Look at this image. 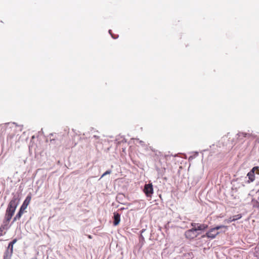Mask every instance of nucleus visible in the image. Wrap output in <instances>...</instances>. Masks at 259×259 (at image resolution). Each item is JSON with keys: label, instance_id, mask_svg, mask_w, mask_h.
I'll return each instance as SVG.
<instances>
[{"label": "nucleus", "instance_id": "9d476101", "mask_svg": "<svg viewBox=\"0 0 259 259\" xmlns=\"http://www.w3.org/2000/svg\"><path fill=\"white\" fill-rule=\"evenodd\" d=\"M249 179L251 181H253L255 179L254 172L251 170L247 174Z\"/></svg>", "mask_w": 259, "mask_h": 259}, {"label": "nucleus", "instance_id": "39448f33", "mask_svg": "<svg viewBox=\"0 0 259 259\" xmlns=\"http://www.w3.org/2000/svg\"><path fill=\"white\" fill-rule=\"evenodd\" d=\"M144 192L147 197H151L153 193V188L152 184H146L144 186Z\"/></svg>", "mask_w": 259, "mask_h": 259}, {"label": "nucleus", "instance_id": "1a4fd4ad", "mask_svg": "<svg viewBox=\"0 0 259 259\" xmlns=\"http://www.w3.org/2000/svg\"><path fill=\"white\" fill-rule=\"evenodd\" d=\"M120 221V215L118 213H114V221L113 225L114 226L118 225Z\"/></svg>", "mask_w": 259, "mask_h": 259}, {"label": "nucleus", "instance_id": "a211bd4d", "mask_svg": "<svg viewBox=\"0 0 259 259\" xmlns=\"http://www.w3.org/2000/svg\"><path fill=\"white\" fill-rule=\"evenodd\" d=\"M257 192H258V194H259V190H258Z\"/></svg>", "mask_w": 259, "mask_h": 259}, {"label": "nucleus", "instance_id": "7ed1b4c3", "mask_svg": "<svg viewBox=\"0 0 259 259\" xmlns=\"http://www.w3.org/2000/svg\"><path fill=\"white\" fill-rule=\"evenodd\" d=\"M199 235V233L196 232L194 229H190L185 232V237L190 240H193Z\"/></svg>", "mask_w": 259, "mask_h": 259}, {"label": "nucleus", "instance_id": "20e7f679", "mask_svg": "<svg viewBox=\"0 0 259 259\" xmlns=\"http://www.w3.org/2000/svg\"><path fill=\"white\" fill-rule=\"evenodd\" d=\"M191 226L196 232L198 231H204L208 228V225L204 224H199L192 222L191 223Z\"/></svg>", "mask_w": 259, "mask_h": 259}, {"label": "nucleus", "instance_id": "6e6552de", "mask_svg": "<svg viewBox=\"0 0 259 259\" xmlns=\"http://www.w3.org/2000/svg\"><path fill=\"white\" fill-rule=\"evenodd\" d=\"M14 213H10L6 211L5 217V221L4 223L5 224V226H8L10 220H11L12 217L13 216Z\"/></svg>", "mask_w": 259, "mask_h": 259}, {"label": "nucleus", "instance_id": "9b49d317", "mask_svg": "<svg viewBox=\"0 0 259 259\" xmlns=\"http://www.w3.org/2000/svg\"><path fill=\"white\" fill-rule=\"evenodd\" d=\"M16 208H15L14 207H11L10 205H8V207L6 209V211L10 213H13L14 214Z\"/></svg>", "mask_w": 259, "mask_h": 259}, {"label": "nucleus", "instance_id": "f8f14e48", "mask_svg": "<svg viewBox=\"0 0 259 259\" xmlns=\"http://www.w3.org/2000/svg\"><path fill=\"white\" fill-rule=\"evenodd\" d=\"M8 229L7 226H5V224L2 225L0 227V236H2L4 235L3 231L5 229Z\"/></svg>", "mask_w": 259, "mask_h": 259}, {"label": "nucleus", "instance_id": "6ab92c4d", "mask_svg": "<svg viewBox=\"0 0 259 259\" xmlns=\"http://www.w3.org/2000/svg\"><path fill=\"white\" fill-rule=\"evenodd\" d=\"M258 199H259V197H258Z\"/></svg>", "mask_w": 259, "mask_h": 259}, {"label": "nucleus", "instance_id": "ddd939ff", "mask_svg": "<svg viewBox=\"0 0 259 259\" xmlns=\"http://www.w3.org/2000/svg\"><path fill=\"white\" fill-rule=\"evenodd\" d=\"M241 218V215L240 214L236 215L234 216L232 219L231 218H230L229 222L235 221L236 220H237L240 219Z\"/></svg>", "mask_w": 259, "mask_h": 259}, {"label": "nucleus", "instance_id": "2eb2a0df", "mask_svg": "<svg viewBox=\"0 0 259 259\" xmlns=\"http://www.w3.org/2000/svg\"><path fill=\"white\" fill-rule=\"evenodd\" d=\"M111 173V170H107L105 172L102 176V178L106 176V175L110 174Z\"/></svg>", "mask_w": 259, "mask_h": 259}, {"label": "nucleus", "instance_id": "dca6fc26", "mask_svg": "<svg viewBox=\"0 0 259 259\" xmlns=\"http://www.w3.org/2000/svg\"><path fill=\"white\" fill-rule=\"evenodd\" d=\"M17 241V239H14L12 241H11L10 243L12 244L13 245H14Z\"/></svg>", "mask_w": 259, "mask_h": 259}, {"label": "nucleus", "instance_id": "4468645a", "mask_svg": "<svg viewBox=\"0 0 259 259\" xmlns=\"http://www.w3.org/2000/svg\"><path fill=\"white\" fill-rule=\"evenodd\" d=\"M252 170L255 173L259 175V167L258 166H255L253 167Z\"/></svg>", "mask_w": 259, "mask_h": 259}, {"label": "nucleus", "instance_id": "f257e3e1", "mask_svg": "<svg viewBox=\"0 0 259 259\" xmlns=\"http://www.w3.org/2000/svg\"><path fill=\"white\" fill-rule=\"evenodd\" d=\"M31 200V196L30 195H28L25 200L24 201L22 205L20 207L19 211L14 218L13 222H15L17 220H19L22 217V214L25 212V209L27 208L28 205L29 204L30 201Z\"/></svg>", "mask_w": 259, "mask_h": 259}, {"label": "nucleus", "instance_id": "423d86ee", "mask_svg": "<svg viewBox=\"0 0 259 259\" xmlns=\"http://www.w3.org/2000/svg\"><path fill=\"white\" fill-rule=\"evenodd\" d=\"M20 201V198L18 195H14L12 199L11 200L9 203V205L11 207H14L16 209L17 206L18 205Z\"/></svg>", "mask_w": 259, "mask_h": 259}, {"label": "nucleus", "instance_id": "f03ea898", "mask_svg": "<svg viewBox=\"0 0 259 259\" xmlns=\"http://www.w3.org/2000/svg\"><path fill=\"white\" fill-rule=\"evenodd\" d=\"M225 227L224 226H219L210 229L205 235L202 236V238H204L205 237L210 238L213 239L217 235H218L219 233L218 230L222 228Z\"/></svg>", "mask_w": 259, "mask_h": 259}, {"label": "nucleus", "instance_id": "f3484780", "mask_svg": "<svg viewBox=\"0 0 259 259\" xmlns=\"http://www.w3.org/2000/svg\"><path fill=\"white\" fill-rule=\"evenodd\" d=\"M31 259H37V258L36 257H33V258H32Z\"/></svg>", "mask_w": 259, "mask_h": 259}, {"label": "nucleus", "instance_id": "0eeeda50", "mask_svg": "<svg viewBox=\"0 0 259 259\" xmlns=\"http://www.w3.org/2000/svg\"><path fill=\"white\" fill-rule=\"evenodd\" d=\"M13 245H14L10 243L9 244L7 252H6V255H5V259L7 258L10 259L12 256L13 252Z\"/></svg>", "mask_w": 259, "mask_h": 259}]
</instances>
